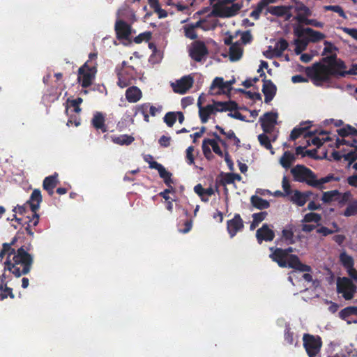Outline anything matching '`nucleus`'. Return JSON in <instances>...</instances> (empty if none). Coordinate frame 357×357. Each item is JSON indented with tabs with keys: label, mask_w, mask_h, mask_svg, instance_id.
<instances>
[{
	"label": "nucleus",
	"mask_w": 357,
	"mask_h": 357,
	"mask_svg": "<svg viewBox=\"0 0 357 357\" xmlns=\"http://www.w3.org/2000/svg\"><path fill=\"white\" fill-rule=\"evenodd\" d=\"M340 70L335 69L330 56L323 57L321 62H317L311 68H307V75L317 86H322L324 83H330L332 77L337 78Z\"/></svg>",
	"instance_id": "obj_1"
},
{
	"label": "nucleus",
	"mask_w": 357,
	"mask_h": 357,
	"mask_svg": "<svg viewBox=\"0 0 357 357\" xmlns=\"http://www.w3.org/2000/svg\"><path fill=\"white\" fill-rule=\"evenodd\" d=\"M33 263L32 256L21 247L16 250L12 259L7 258L4 271L8 270L15 277L19 278L29 273Z\"/></svg>",
	"instance_id": "obj_2"
},
{
	"label": "nucleus",
	"mask_w": 357,
	"mask_h": 357,
	"mask_svg": "<svg viewBox=\"0 0 357 357\" xmlns=\"http://www.w3.org/2000/svg\"><path fill=\"white\" fill-rule=\"evenodd\" d=\"M42 195L39 189H34L31 192L29 199L26 202L29 206L32 212L31 217L27 216L26 218H19L16 215H14V219L22 225L26 224H30L31 226L36 227L39 222V215L37 213V211L40 207V204L42 202Z\"/></svg>",
	"instance_id": "obj_3"
},
{
	"label": "nucleus",
	"mask_w": 357,
	"mask_h": 357,
	"mask_svg": "<svg viewBox=\"0 0 357 357\" xmlns=\"http://www.w3.org/2000/svg\"><path fill=\"white\" fill-rule=\"evenodd\" d=\"M291 173L295 181L305 183L314 188L316 174L310 168L303 165H296L291 169Z\"/></svg>",
	"instance_id": "obj_4"
},
{
	"label": "nucleus",
	"mask_w": 357,
	"mask_h": 357,
	"mask_svg": "<svg viewBox=\"0 0 357 357\" xmlns=\"http://www.w3.org/2000/svg\"><path fill=\"white\" fill-rule=\"evenodd\" d=\"M303 347L309 357H317L319 353L322 340L319 335L305 333L303 337Z\"/></svg>",
	"instance_id": "obj_5"
},
{
	"label": "nucleus",
	"mask_w": 357,
	"mask_h": 357,
	"mask_svg": "<svg viewBox=\"0 0 357 357\" xmlns=\"http://www.w3.org/2000/svg\"><path fill=\"white\" fill-rule=\"evenodd\" d=\"M357 287L352 280L347 277L338 278L337 280V292L347 301L351 300Z\"/></svg>",
	"instance_id": "obj_6"
},
{
	"label": "nucleus",
	"mask_w": 357,
	"mask_h": 357,
	"mask_svg": "<svg viewBox=\"0 0 357 357\" xmlns=\"http://www.w3.org/2000/svg\"><path fill=\"white\" fill-rule=\"evenodd\" d=\"M88 63L89 61L78 70L77 79L83 88H87L91 85L96 72V68L94 66L89 67Z\"/></svg>",
	"instance_id": "obj_7"
},
{
	"label": "nucleus",
	"mask_w": 357,
	"mask_h": 357,
	"mask_svg": "<svg viewBox=\"0 0 357 357\" xmlns=\"http://www.w3.org/2000/svg\"><path fill=\"white\" fill-rule=\"evenodd\" d=\"M208 54V50L205 43L200 40L195 41L190 50V57L197 62H200Z\"/></svg>",
	"instance_id": "obj_8"
},
{
	"label": "nucleus",
	"mask_w": 357,
	"mask_h": 357,
	"mask_svg": "<svg viewBox=\"0 0 357 357\" xmlns=\"http://www.w3.org/2000/svg\"><path fill=\"white\" fill-rule=\"evenodd\" d=\"M242 8L240 3H232L231 6H224L222 5L214 6V13L220 17H231L235 16Z\"/></svg>",
	"instance_id": "obj_9"
},
{
	"label": "nucleus",
	"mask_w": 357,
	"mask_h": 357,
	"mask_svg": "<svg viewBox=\"0 0 357 357\" xmlns=\"http://www.w3.org/2000/svg\"><path fill=\"white\" fill-rule=\"evenodd\" d=\"M193 83V77L191 75H186L172 83V87L175 93L184 94L192 86Z\"/></svg>",
	"instance_id": "obj_10"
},
{
	"label": "nucleus",
	"mask_w": 357,
	"mask_h": 357,
	"mask_svg": "<svg viewBox=\"0 0 357 357\" xmlns=\"http://www.w3.org/2000/svg\"><path fill=\"white\" fill-rule=\"evenodd\" d=\"M115 32L118 40H130L132 34V27L126 22L119 20L115 23Z\"/></svg>",
	"instance_id": "obj_11"
},
{
	"label": "nucleus",
	"mask_w": 357,
	"mask_h": 357,
	"mask_svg": "<svg viewBox=\"0 0 357 357\" xmlns=\"http://www.w3.org/2000/svg\"><path fill=\"white\" fill-rule=\"evenodd\" d=\"M271 253L269 257L281 268L289 267V257H287L283 249L280 248L271 247Z\"/></svg>",
	"instance_id": "obj_12"
},
{
	"label": "nucleus",
	"mask_w": 357,
	"mask_h": 357,
	"mask_svg": "<svg viewBox=\"0 0 357 357\" xmlns=\"http://www.w3.org/2000/svg\"><path fill=\"white\" fill-rule=\"evenodd\" d=\"M275 236V232L267 224H264L256 231V238L259 244H261L263 241H272Z\"/></svg>",
	"instance_id": "obj_13"
},
{
	"label": "nucleus",
	"mask_w": 357,
	"mask_h": 357,
	"mask_svg": "<svg viewBox=\"0 0 357 357\" xmlns=\"http://www.w3.org/2000/svg\"><path fill=\"white\" fill-rule=\"evenodd\" d=\"M244 227L243 221L238 213L234 215L231 220L227 221V229L231 238L236 236L238 231Z\"/></svg>",
	"instance_id": "obj_14"
},
{
	"label": "nucleus",
	"mask_w": 357,
	"mask_h": 357,
	"mask_svg": "<svg viewBox=\"0 0 357 357\" xmlns=\"http://www.w3.org/2000/svg\"><path fill=\"white\" fill-rule=\"evenodd\" d=\"M295 242L294 226L289 225L282 230L281 237L276 239L275 243L277 245H282V243H284L289 245L295 243Z\"/></svg>",
	"instance_id": "obj_15"
},
{
	"label": "nucleus",
	"mask_w": 357,
	"mask_h": 357,
	"mask_svg": "<svg viewBox=\"0 0 357 357\" xmlns=\"http://www.w3.org/2000/svg\"><path fill=\"white\" fill-rule=\"evenodd\" d=\"M262 92L264 95V102H270L275 97L277 87L271 79H263Z\"/></svg>",
	"instance_id": "obj_16"
},
{
	"label": "nucleus",
	"mask_w": 357,
	"mask_h": 357,
	"mask_svg": "<svg viewBox=\"0 0 357 357\" xmlns=\"http://www.w3.org/2000/svg\"><path fill=\"white\" fill-rule=\"evenodd\" d=\"M115 72L118 77L117 84L121 88H125L131 84L133 77L129 73L128 70H122V68L116 66Z\"/></svg>",
	"instance_id": "obj_17"
},
{
	"label": "nucleus",
	"mask_w": 357,
	"mask_h": 357,
	"mask_svg": "<svg viewBox=\"0 0 357 357\" xmlns=\"http://www.w3.org/2000/svg\"><path fill=\"white\" fill-rule=\"evenodd\" d=\"M208 93L211 95H220L228 93L225 86V82L222 77H216L213 80Z\"/></svg>",
	"instance_id": "obj_18"
},
{
	"label": "nucleus",
	"mask_w": 357,
	"mask_h": 357,
	"mask_svg": "<svg viewBox=\"0 0 357 357\" xmlns=\"http://www.w3.org/2000/svg\"><path fill=\"white\" fill-rule=\"evenodd\" d=\"M149 107H150V103L149 102H145L140 105H135L132 107V110L133 112V115L129 116V119L132 124L134 123V119L135 117L139 114H141L143 115L144 120L146 122H149V116L148 114Z\"/></svg>",
	"instance_id": "obj_19"
},
{
	"label": "nucleus",
	"mask_w": 357,
	"mask_h": 357,
	"mask_svg": "<svg viewBox=\"0 0 357 357\" xmlns=\"http://www.w3.org/2000/svg\"><path fill=\"white\" fill-rule=\"evenodd\" d=\"M92 126L97 130L104 133L107 131V126L105 124V116L100 112H96L91 119Z\"/></svg>",
	"instance_id": "obj_20"
},
{
	"label": "nucleus",
	"mask_w": 357,
	"mask_h": 357,
	"mask_svg": "<svg viewBox=\"0 0 357 357\" xmlns=\"http://www.w3.org/2000/svg\"><path fill=\"white\" fill-rule=\"evenodd\" d=\"M142 91L136 86L128 87L125 92L126 99L130 103L137 102L142 99Z\"/></svg>",
	"instance_id": "obj_21"
},
{
	"label": "nucleus",
	"mask_w": 357,
	"mask_h": 357,
	"mask_svg": "<svg viewBox=\"0 0 357 357\" xmlns=\"http://www.w3.org/2000/svg\"><path fill=\"white\" fill-rule=\"evenodd\" d=\"M289 268H291L301 272H311L312 268L309 265L303 264L296 255H290L289 257Z\"/></svg>",
	"instance_id": "obj_22"
},
{
	"label": "nucleus",
	"mask_w": 357,
	"mask_h": 357,
	"mask_svg": "<svg viewBox=\"0 0 357 357\" xmlns=\"http://www.w3.org/2000/svg\"><path fill=\"white\" fill-rule=\"evenodd\" d=\"M305 123H301L300 126L295 127L291 132L289 139L294 141L301 135H303L304 138L310 137L315 134L314 132L307 130L309 126L303 127L302 126Z\"/></svg>",
	"instance_id": "obj_23"
},
{
	"label": "nucleus",
	"mask_w": 357,
	"mask_h": 357,
	"mask_svg": "<svg viewBox=\"0 0 357 357\" xmlns=\"http://www.w3.org/2000/svg\"><path fill=\"white\" fill-rule=\"evenodd\" d=\"M58 176V174L55 172L54 174L45 177L43 180V188L50 196L53 195L54 189L59 183Z\"/></svg>",
	"instance_id": "obj_24"
},
{
	"label": "nucleus",
	"mask_w": 357,
	"mask_h": 357,
	"mask_svg": "<svg viewBox=\"0 0 357 357\" xmlns=\"http://www.w3.org/2000/svg\"><path fill=\"white\" fill-rule=\"evenodd\" d=\"M6 275L3 273L0 275V299L3 300L8 296L11 298H14L15 296L13 293L12 288L8 287L7 284L5 282Z\"/></svg>",
	"instance_id": "obj_25"
},
{
	"label": "nucleus",
	"mask_w": 357,
	"mask_h": 357,
	"mask_svg": "<svg viewBox=\"0 0 357 357\" xmlns=\"http://www.w3.org/2000/svg\"><path fill=\"white\" fill-rule=\"evenodd\" d=\"M111 140L113 143L120 146H128L135 141V138L132 135L124 134L120 135H112L111 136Z\"/></svg>",
	"instance_id": "obj_26"
},
{
	"label": "nucleus",
	"mask_w": 357,
	"mask_h": 357,
	"mask_svg": "<svg viewBox=\"0 0 357 357\" xmlns=\"http://www.w3.org/2000/svg\"><path fill=\"white\" fill-rule=\"evenodd\" d=\"M310 194L311 193L310 192H301L298 190H295L294 195L291 197V200L298 206H303L307 202Z\"/></svg>",
	"instance_id": "obj_27"
},
{
	"label": "nucleus",
	"mask_w": 357,
	"mask_h": 357,
	"mask_svg": "<svg viewBox=\"0 0 357 357\" xmlns=\"http://www.w3.org/2000/svg\"><path fill=\"white\" fill-rule=\"evenodd\" d=\"M295 155L290 152L289 151H286L284 152L283 155L280 159V164L282 167L287 169L291 166V165L295 162Z\"/></svg>",
	"instance_id": "obj_28"
},
{
	"label": "nucleus",
	"mask_w": 357,
	"mask_h": 357,
	"mask_svg": "<svg viewBox=\"0 0 357 357\" xmlns=\"http://www.w3.org/2000/svg\"><path fill=\"white\" fill-rule=\"evenodd\" d=\"M229 59L231 61H238L243 56V49L240 44L236 42L229 47Z\"/></svg>",
	"instance_id": "obj_29"
},
{
	"label": "nucleus",
	"mask_w": 357,
	"mask_h": 357,
	"mask_svg": "<svg viewBox=\"0 0 357 357\" xmlns=\"http://www.w3.org/2000/svg\"><path fill=\"white\" fill-rule=\"evenodd\" d=\"M340 177L335 176L333 174H329L326 176L321 178L320 179H317L316 176L315 178V186L314 188L322 190L324 188V184L331 182V181H340Z\"/></svg>",
	"instance_id": "obj_30"
},
{
	"label": "nucleus",
	"mask_w": 357,
	"mask_h": 357,
	"mask_svg": "<svg viewBox=\"0 0 357 357\" xmlns=\"http://www.w3.org/2000/svg\"><path fill=\"white\" fill-rule=\"evenodd\" d=\"M251 204L259 210L266 209L270 206V203L263 198L257 196L252 195L250 198Z\"/></svg>",
	"instance_id": "obj_31"
},
{
	"label": "nucleus",
	"mask_w": 357,
	"mask_h": 357,
	"mask_svg": "<svg viewBox=\"0 0 357 357\" xmlns=\"http://www.w3.org/2000/svg\"><path fill=\"white\" fill-rule=\"evenodd\" d=\"M305 31H307V39H306L308 42L317 43L321 40H323L326 36L321 32L318 31H315L312 28H305Z\"/></svg>",
	"instance_id": "obj_32"
},
{
	"label": "nucleus",
	"mask_w": 357,
	"mask_h": 357,
	"mask_svg": "<svg viewBox=\"0 0 357 357\" xmlns=\"http://www.w3.org/2000/svg\"><path fill=\"white\" fill-rule=\"evenodd\" d=\"M215 114L211 105H207L206 107H200L199 109V116L202 123H206L211 114Z\"/></svg>",
	"instance_id": "obj_33"
},
{
	"label": "nucleus",
	"mask_w": 357,
	"mask_h": 357,
	"mask_svg": "<svg viewBox=\"0 0 357 357\" xmlns=\"http://www.w3.org/2000/svg\"><path fill=\"white\" fill-rule=\"evenodd\" d=\"M284 342L289 345H298V340L294 338V333L291 331L289 325H286L284 331Z\"/></svg>",
	"instance_id": "obj_34"
},
{
	"label": "nucleus",
	"mask_w": 357,
	"mask_h": 357,
	"mask_svg": "<svg viewBox=\"0 0 357 357\" xmlns=\"http://www.w3.org/2000/svg\"><path fill=\"white\" fill-rule=\"evenodd\" d=\"M278 114L273 112H266L262 116L259 118L261 123L275 125L277 123Z\"/></svg>",
	"instance_id": "obj_35"
},
{
	"label": "nucleus",
	"mask_w": 357,
	"mask_h": 357,
	"mask_svg": "<svg viewBox=\"0 0 357 357\" xmlns=\"http://www.w3.org/2000/svg\"><path fill=\"white\" fill-rule=\"evenodd\" d=\"M352 315L357 316V306H348L339 312V317L342 319H347Z\"/></svg>",
	"instance_id": "obj_36"
},
{
	"label": "nucleus",
	"mask_w": 357,
	"mask_h": 357,
	"mask_svg": "<svg viewBox=\"0 0 357 357\" xmlns=\"http://www.w3.org/2000/svg\"><path fill=\"white\" fill-rule=\"evenodd\" d=\"M258 140L261 146L267 150H269L271 154H274V151L271 145V140L265 133L259 135Z\"/></svg>",
	"instance_id": "obj_37"
},
{
	"label": "nucleus",
	"mask_w": 357,
	"mask_h": 357,
	"mask_svg": "<svg viewBox=\"0 0 357 357\" xmlns=\"http://www.w3.org/2000/svg\"><path fill=\"white\" fill-rule=\"evenodd\" d=\"M340 261L344 268L347 269L354 266V260L350 255H347L345 252L340 255Z\"/></svg>",
	"instance_id": "obj_38"
},
{
	"label": "nucleus",
	"mask_w": 357,
	"mask_h": 357,
	"mask_svg": "<svg viewBox=\"0 0 357 357\" xmlns=\"http://www.w3.org/2000/svg\"><path fill=\"white\" fill-rule=\"evenodd\" d=\"M194 191L199 197H203L204 195H206L208 197H211L215 192L214 190L213 189V188L209 187L208 188H204L201 184L196 185L194 187Z\"/></svg>",
	"instance_id": "obj_39"
},
{
	"label": "nucleus",
	"mask_w": 357,
	"mask_h": 357,
	"mask_svg": "<svg viewBox=\"0 0 357 357\" xmlns=\"http://www.w3.org/2000/svg\"><path fill=\"white\" fill-rule=\"evenodd\" d=\"M304 10V13H298L295 19L300 24H304L306 25H309V21L310 19H308L307 17L310 15V10L307 6H303L302 8Z\"/></svg>",
	"instance_id": "obj_40"
},
{
	"label": "nucleus",
	"mask_w": 357,
	"mask_h": 357,
	"mask_svg": "<svg viewBox=\"0 0 357 357\" xmlns=\"http://www.w3.org/2000/svg\"><path fill=\"white\" fill-rule=\"evenodd\" d=\"M304 10V13H298L295 19L300 24H304L306 25H309V21L310 19H308L307 17L310 15V10L307 6H303L302 8Z\"/></svg>",
	"instance_id": "obj_41"
},
{
	"label": "nucleus",
	"mask_w": 357,
	"mask_h": 357,
	"mask_svg": "<svg viewBox=\"0 0 357 357\" xmlns=\"http://www.w3.org/2000/svg\"><path fill=\"white\" fill-rule=\"evenodd\" d=\"M340 195L337 190L324 192L322 195L321 200L324 203H330L336 199V197Z\"/></svg>",
	"instance_id": "obj_42"
},
{
	"label": "nucleus",
	"mask_w": 357,
	"mask_h": 357,
	"mask_svg": "<svg viewBox=\"0 0 357 357\" xmlns=\"http://www.w3.org/2000/svg\"><path fill=\"white\" fill-rule=\"evenodd\" d=\"M289 46V44H288V42L284 39V38H280L275 44V49L276 50V55L278 56H281L284 52V51H285L287 47Z\"/></svg>",
	"instance_id": "obj_43"
},
{
	"label": "nucleus",
	"mask_w": 357,
	"mask_h": 357,
	"mask_svg": "<svg viewBox=\"0 0 357 357\" xmlns=\"http://www.w3.org/2000/svg\"><path fill=\"white\" fill-rule=\"evenodd\" d=\"M330 56L335 69H337V71L347 68L344 61L341 59L337 58L336 54H333L330 55Z\"/></svg>",
	"instance_id": "obj_44"
},
{
	"label": "nucleus",
	"mask_w": 357,
	"mask_h": 357,
	"mask_svg": "<svg viewBox=\"0 0 357 357\" xmlns=\"http://www.w3.org/2000/svg\"><path fill=\"white\" fill-rule=\"evenodd\" d=\"M294 43L296 45L295 52L296 54H299L305 50L308 41L306 39H296Z\"/></svg>",
	"instance_id": "obj_45"
},
{
	"label": "nucleus",
	"mask_w": 357,
	"mask_h": 357,
	"mask_svg": "<svg viewBox=\"0 0 357 357\" xmlns=\"http://www.w3.org/2000/svg\"><path fill=\"white\" fill-rule=\"evenodd\" d=\"M241 176L238 174L228 173L225 175V178L222 181L223 185L231 184L236 180L241 181Z\"/></svg>",
	"instance_id": "obj_46"
},
{
	"label": "nucleus",
	"mask_w": 357,
	"mask_h": 357,
	"mask_svg": "<svg viewBox=\"0 0 357 357\" xmlns=\"http://www.w3.org/2000/svg\"><path fill=\"white\" fill-rule=\"evenodd\" d=\"M357 215V201L349 204L343 213V215L350 217Z\"/></svg>",
	"instance_id": "obj_47"
},
{
	"label": "nucleus",
	"mask_w": 357,
	"mask_h": 357,
	"mask_svg": "<svg viewBox=\"0 0 357 357\" xmlns=\"http://www.w3.org/2000/svg\"><path fill=\"white\" fill-rule=\"evenodd\" d=\"M164 122L169 127H172L176 121V114L175 112H169L165 114L163 118Z\"/></svg>",
	"instance_id": "obj_48"
},
{
	"label": "nucleus",
	"mask_w": 357,
	"mask_h": 357,
	"mask_svg": "<svg viewBox=\"0 0 357 357\" xmlns=\"http://www.w3.org/2000/svg\"><path fill=\"white\" fill-rule=\"evenodd\" d=\"M354 130H356V128L350 125H347L346 126L338 129L337 132L340 136L345 137L349 135H355V133L353 132Z\"/></svg>",
	"instance_id": "obj_49"
},
{
	"label": "nucleus",
	"mask_w": 357,
	"mask_h": 357,
	"mask_svg": "<svg viewBox=\"0 0 357 357\" xmlns=\"http://www.w3.org/2000/svg\"><path fill=\"white\" fill-rule=\"evenodd\" d=\"M321 220V217L319 214L311 212L305 214L303 222L318 223Z\"/></svg>",
	"instance_id": "obj_50"
},
{
	"label": "nucleus",
	"mask_w": 357,
	"mask_h": 357,
	"mask_svg": "<svg viewBox=\"0 0 357 357\" xmlns=\"http://www.w3.org/2000/svg\"><path fill=\"white\" fill-rule=\"evenodd\" d=\"M348 75H357V65L353 64L351 68L347 70V68L341 70L339 71L337 78L339 77H345Z\"/></svg>",
	"instance_id": "obj_51"
},
{
	"label": "nucleus",
	"mask_w": 357,
	"mask_h": 357,
	"mask_svg": "<svg viewBox=\"0 0 357 357\" xmlns=\"http://www.w3.org/2000/svg\"><path fill=\"white\" fill-rule=\"evenodd\" d=\"M333 226L335 229V230H331L326 227H321L320 228L317 229V232L318 234H321L324 236H326L329 234H333L335 231H338L340 230V227L335 222L333 223Z\"/></svg>",
	"instance_id": "obj_52"
},
{
	"label": "nucleus",
	"mask_w": 357,
	"mask_h": 357,
	"mask_svg": "<svg viewBox=\"0 0 357 357\" xmlns=\"http://www.w3.org/2000/svg\"><path fill=\"white\" fill-rule=\"evenodd\" d=\"M151 38V33L150 31H146L144 33H142L139 34L137 36H136L133 41L136 44H139L142 43L143 41H149Z\"/></svg>",
	"instance_id": "obj_53"
},
{
	"label": "nucleus",
	"mask_w": 357,
	"mask_h": 357,
	"mask_svg": "<svg viewBox=\"0 0 357 357\" xmlns=\"http://www.w3.org/2000/svg\"><path fill=\"white\" fill-rule=\"evenodd\" d=\"M240 93H245L248 98L253 100H261V96L259 92H251L250 91H245L243 89H239L238 90Z\"/></svg>",
	"instance_id": "obj_54"
},
{
	"label": "nucleus",
	"mask_w": 357,
	"mask_h": 357,
	"mask_svg": "<svg viewBox=\"0 0 357 357\" xmlns=\"http://www.w3.org/2000/svg\"><path fill=\"white\" fill-rule=\"evenodd\" d=\"M172 174L168 171L166 170V169H164V172L162 174V175H160V176L163 178L164 183L167 187L172 186V184L174 183L173 180L172 179Z\"/></svg>",
	"instance_id": "obj_55"
},
{
	"label": "nucleus",
	"mask_w": 357,
	"mask_h": 357,
	"mask_svg": "<svg viewBox=\"0 0 357 357\" xmlns=\"http://www.w3.org/2000/svg\"><path fill=\"white\" fill-rule=\"evenodd\" d=\"M324 9L326 10H331L335 13H337L340 17L346 18L345 13L340 6H326L324 7Z\"/></svg>",
	"instance_id": "obj_56"
},
{
	"label": "nucleus",
	"mask_w": 357,
	"mask_h": 357,
	"mask_svg": "<svg viewBox=\"0 0 357 357\" xmlns=\"http://www.w3.org/2000/svg\"><path fill=\"white\" fill-rule=\"evenodd\" d=\"M356 144H357V140L355 139H353L350 142V141L346 140L344 139H340V138L337 137L336 141H335V147L337 149H339L341 145H344V144L348 145L349 146H354Z\"/></svg>",
	"instance_id": "obj_57"
},
{
	"label": "nucleus",
	"mask_w": 357,
	"mask_h": 357,
	"mask_svg": "<svg viewBox=\"0 0 357 357\" xmlns=\"http://www.w3.org/2000/svg\"><path fill=\"white\" fill-rule=\"evenodd\" d=\"M14 242H15V240H13L11 243H6L3 244L2 250L6 254H7V255H8L7 258L9 257V259H10V257L12 255L14 256V255L16 253L15 250L11 248V245L14 243Z\"/></svg>",
	"instance_id": "obj_58"
},
{
	"label": "nucleus",
	"mask_w": 357,
	"mask_h": 357,
	"mask_svg": "<svg viewBox=\"0 0 357 357\" xmlns=\"http://www.w3.org/2000/svg\"><path fill=\"white\" fill-rule=\"evenodd\" d=\"M211 105L213 108L214 113L216 112H227V108L226 107L225 102L213 101V104Z\"/></svg>",
	"instance_id": "obj_59"
},
{
	"label": "nucleus",
	"mask_w": 357,
	"mask_h": 357,
	"mask_svg": "<svg viewBox=\"0 0 357 357\" xmlns=\"http://www.w3.org/2000/svg\"><path fill=\"white\" fill-rule=\"evenodd\" d=\"M207 142L209 144L210 146H211V147L213 149V152L215 154L218 155L220 157L223 156V153L221 151V149H220L218 142H216V140L208 139V142Z\"/></svg>",
	"instance_id": "obj_60"
},
{
	"label": "nucleus",
	"mask_w": 357,
	"mask_h": 357,
	"mask_svg": "<svg viewBox=\"0 0 357 357\" xmlns=\"http://www.w3.org/2000/svg\"><path fill=\"white\" fill-rule=\"evenodd\" d=\"M282 186L285 193V195H290L292 193V190L291 189V185L289 179L286 176H284L282 181Z\"/></svg>",
	"instance_id": "obj_61"
},
{
	"label": "nucleus",
	"mask_w": 357,
	"mask_h": 357,
	"mask_svg": "<svg viewBox=\"0 0 357 357\" xmlns=\"http://www.w3.org/2000/svg\"><path fill=\"white\" fill-rule=\"evenodd\" d=\"M353 147L355 148L354 151H351L348 153L344 155V158L346 160L349 162V164L354 162L356 160H357V145L355 144Z\"/></svg>",
	"instance_id": "obj_62"
},
{
	"label": "nucleus",
	"mask_w": 357,
	"mask_h": 357,
	"mask_svg": "<svg viewBox=\"0 0 357 357\" xmlns=\"http://www.w3.org/2000/svg\"><path fill=\"white\" fill-rule=\"evenodd\" d=\"M185 36L192 40L196 39L197 38V34L195 31V26L185 27Z\"/></svg>",
	"instance_id": "obj_63"
},
{
	"label": "nucleus",
	"mask_w": 357,
	"mask_h": 357,
	"mask_svg": "<svg viewBox=\"0 0 357 357\" xmlns=\"http://www.w3.org/2000/svg\"><path fill=\"white\" fill-rule=\"evenodd\" d=\"M285 7L284 6H272L269 8V12L277 16H282L285 12Z\"/></svg>",
	"instance_id": "obj_64"
}]
</instances>
